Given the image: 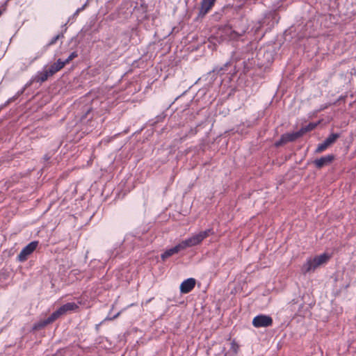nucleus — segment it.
Returning <instances> with one entry per match:
<instances>
[{
    "mask_svg": "<svg viewBox=\"0 0 356 356\" xmlns=\"http://www.w3.org/2000/svg\"><path fill=\"white\" fill-rule=\"evenodd\" d=\"M331 255L327 253L308 258L305 264L301 266V272L306 275L308 273L314 272L319 266L325 264L330 259Z\"/></svg>",
    "mask_w": 356,
    "mask_h": 356,
    "instance_id": "1",
    "label": "nucleus"
},
{
    "mask_svg": "<svg viewBox=\"0 0 356 356\" xmlns=\"http://www.w3.org/2000/svg\"><path fill=\"white\" fill-rule=\"evenodd\" d=\"M81 302L79 301L78 303L75 302H67L61 307H60L57 310L54 312L47 319H45L43 322V325H46L50 324L58 319L60 316L67 314L70 312H77L79 310V305H81Z\"/></svg>",
    "mask_w": 356,
    "mask_h": 356,
    "instance_id": "2",
    "label": "nucleus"
},
{
    "mask_svg": "<svg viewBox=\"0 0 356 356\" xmlns=\"http://www.w3.org/2000/svg\"><path fill=\"white\" fill-rule=\"evenodd\" d=\"M213 232L212 229H207L204 231H202L196 234L191 236L190 238L182 241L181 243L184 250L187 248L193 247L200 244L206 238L213 234Z\"/></svg>",
    "mask_w": 356,
    "mask_h": 356,
    "instance_id": "3",
    "label": "nucleus"
},
{
    "mask_svg": "<svg viewBox=\"0 0 356 356\" xmlns=\"http://www.w3.org/2000/svg\"><path fill=\"white\" fill-rule=\"evenodd\" d=\"M39 242L34 241L29 243L26 245L17 255V259L20 262H24L27 260L29 256H30L38 248Z\"/></svg>",
    "mask_w": 356,
    "mask_h": 356,
    "instance_id": "4",
    "label": "nucleus"
},
{
    "mask_svg": "<svg viewBox=\"0 0 356 356\" xmlns=\"http://www.w3.org/2000/svg\"><path fill=\"white\" fill-rule=\"evenodd\" d=\"M273 325V318L270 316L259 314L252 320V325L254 327H266Z\"/></svg>",
    "mask_w": 356,
    "mask_h": 356,
    "instance_id": "5",
    "label": "nucleus"
},
{
    "mask_svg": "<svg viewBox=\"0 0 356 356\" xmlns=\"http://www.w3.org/2000/svg\"><path fill=\"white\" fill-rule=\"evenodd\" d=\"M302 136L300 130L293 133H287L282 135L280 139L275 143V146L279 147L289 142H292Z\"/></svg>",
    "mask_w": 356,
    "mask_h": 356,
    "instance_id": "6",
    "label": "nucleus"
},
{
    "mask_svg": "<svg viewBox=\"0 0 356 356\" xmlns=\"http://www.w3.org/2000/svg\"><path fill=\"white\" fill-rule=\"evenodd\" d=\"M334 160V156L333 154H328L314 160V164L317 168L321 169L325 165L330 164Z\"/></svg>",
    "mask_w": 356,
    "mask_h": 356,
    "instance_id": "7",
    "label": "nucleus"
},
{
    "mask_svg": "<svg viewBox=\"0 0 356 356\" xmlns=\"http://www.w3.org/2000/svg\"><path fill=\"white\" fill-rule=\"evenodd\" d=\"M195 286V280L194 278H188L180 285V291L182 293H188L191 292Z\"/></svg>",
    "mask_w": 356,
    "mask_h": 356,
    "instance_id": "8",
    "label": "nucleus"
},
{
    "mask_svg": "<svg viewBox=\"0 0 356 356\" xmlns=\"http://www.w3.org/2000/svg\"><path fill=\"white\" fill-rule=\"evenodd\" d=\"M181 250H184V248H183L181 243H179L175 247L170 248L168 250H166L163 254H161V259L163 261H165L170 257H171L175 254H177L179 252H180Z\"/></svg>",
    "mask_w": 356,
    "mask_h": 356,
    "instance_id": "9",
    "label": "nucleus"
},
{
    "mask_svg": "<svg viewBox=\"0 0 356 356\" xmlns=\"http://www.w3.org/2000/svg\"><path fill=\"white\" fill-rule=\"evenodd\" d=\"M216 1V0H202L200 14L202 15L207 14L214 6Z\"/></svg>",
    "mask_w": 356,
    "mask_h": 356,
    "instance_id": "10",
    "label": "nucleus"
},
{
    "mask_svg": "<svg viewBox=\"0 0 356 356\" xmlns=\"http://www.w3.org/2000/svg\"><path fill=\"white\" fill-rule=\"evenodd\" d=\"M64 67L65 63H63V61L60 59H58L56 63L51 65L48 68H46V70H47L49 75L52 76Z\"/></svg>",
    "mask_w": 356,
    "mask_h": 356,
    "instance_id": "11",
    "label": "nucleus"
},
{
    "mask_svg": "<svg viewBox=\"0 0 356 356\" xmlns=\"http://www.w3.org/2000/svg\"><path fill=\"white\" fill-rule=\"evenodd\" d=\"M51 76L49 75L47 70L44 68L42 72L38 74V81L44 82Z\"/></svg>",
    "mask_w": 356,
    "mask_h": 356,
    "instance_id": "12",
    "label": "nucleus"
},
{
    "mask_svg": "<svg viewBox=\"0 0 356 356\" xmlns=\"http://www.w3.org/2000/svg\"><path fill=\"white\" fill-rule=\"evenodd\" d=\"M339 138V134H331L325 140V141L329 145H331L332 144L334 143L335 141Z\"/></svg>",
    "mask_w": 356,
    "mask_h": 356,
    "instance_id": "13",
    "label": "nucleus"
},
{
    "mask_svg": "<svg viewBox=\"0 0 356 356\" xmlns=\"http://www.w3.org/2000/svg\"><path fill=\"white\" fill-rule=\"evenodd\" d=\"M330 145L324 140L323 143L318 144L316 149V153H321L323 151H325Z\"/></svg>",
    "mask_w": 356,
    "mask_h": 356,
    "instance_id": "14",
    "label": "nucleus"
},
{
    "mask_svg": "<svg viewBox=\"0 0 356 356\" xmlns=\"http://www.w3.org/2000/svg\"><path fill=\"white\" fill-rule=\"evenodd\" d=\"M315 127H316V124H314L313 123H309L307 126H306L305 127H302L300 129V133H302V136L306 132L312 131V129H314L315 128Z\"/></svg>",
    "mask_w": 356,
    "mask_h": 356,
    "instance_id": "15",
    "label": "nucleus"
},
{
    "mask_svg": "<svg viewBox=\"0 0 356 356\" xmlns=\"http://www.w3.org/2000/svg\"><path fill=\"white\" fill-rule=\"evenodd\" d=\"M78 56V54L76 51H73L70 54V55L68 56V58L65 60L63 61V63H65V65L68 64L71 60L74 59Z\"/></svg>",
    "mask_w": 356,
    "mask_h": 356,
    "instance_id": "16",
    "label": "nucleus"
},
{
    "mask_svg": "<svg viewBox=\"0 0 356 356\" xmlns=\"http://www.w3.org/2000/svg\"><path fill=\"white\" fill-rule=\"evenodd\" d=\"M60 35H59V34H58V35H56V36H54V38H53L49 41V42L48 43V44H47V45H48V46H51V45L54 44L57 42V40L60 38Z\"/></svg>",
    "mask_w": 356,
    "mask_h": 356,
    "instance_id": "17",
    "label": "nucleus"
},
{
    "mask_svg": "<svg viewBox=\"0 0 356 356\" xmlns=\"http://www.w3.org/2000/svg\"><path fill=\"white\" fill-rule=\"evenodd\" d=\"M232 348L234 350V352H236H236H237V350H238V346H237L234 342H233V343H232Z\"/></svg>",
    "mask_w": 356,
    "mask_h": 356,
    "instance_id": "18",
    "label": "nucleus"
},
{
    "mask_svg": "<svg viewBox=\"0 0 356 356\" xmlns=\"http://www.w3.org/2000/svg\"><path fill=\"white\" fill-rule=\"evenodd\" d=\"M83 8L78 9L76 13H79L80 10H81Z\"/></svg>",
    "mask_w": 356,
    "mask_h": 356,
    "instance_id": "19",
    "label": "nucleus"
},
{
    "mask_svg": "<svg viewBox=\"0 0 356 356\" xmlns=\"http://www.w3.org/2000/svg\"><path fill=\"white\" fill-rule=\"evenodd\" d=\"M2 15V10H0V16Z\"/></svg>",
    "mask_w": 356,
    "mask_h": 356,
    "instance_id": "20",
    "label": "nucleus"
}]
</instances>
